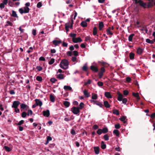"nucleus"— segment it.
<instances>
[{
	"label": "nucleus",
	"mask_w": 155,
	"mask_h": 155,
	"mask_svg": "<svg viewBox=\"0 0 155 155\" xmlns=\"http://www.w3.org/2000/svg\"><path fill=\"white\" fill-rule=\"evenodd\" d=\"M84 95L87 97H88L90 96V93L88 92L87 90L86 89L84 90L83 91Z\"/></svg>",
	"instance_id": "16"
},
{
	"label": "nucleus",
	"mask_w": 155,
	"mask_h": 155,
	"mask_svg": "<svg viewBox=\"0 0 155 155\" xmlns=\"http://www.w3.org/2000/svg\"><path fill=\"white\" fill-rule=\"evenodd\" d=\"M97 95L96 94L92 93L91 98L92 99L96 100L97 98Z\"/></svg>",
	"instance_id": "27"
},
{
	"label": "nucleus",
	"mask_w": 155,
	"mask_h": 155,
	"mask_svg": "<svg viewBox=\"0 0 155 155\" xmlns=\"http://www.w3.org/2000/svg\"><path fill=\"white\" fill-rule=\"evenodd\" d=\"M84 104L83 102H81L79 104V107H78L79 108V110H81L84 107Z\"/></svg>",
	"instance_id": "38"
},
{
	"label": "nucleus",
	"mask_w": 155,
	"mask_h": 155,
	"mask_svg": "<svg viewBox=\"0 0 155 155\" xmlns=\"http://www.w3.org/2000/svg\"><path fill=\"white\" fill-rule=\"evenodd\" d=\"M134 35H135L134 33L130 34L128 37L129 41H132L133 37Z\"/></svg>",
	"instance_id": "23"
},
{
	"label": "nucleus",
	"mask_w": 155,
	"mask_h": 155,
	"mask_svg": "<svg viewBox=\"0 0 155 155\" xmlns=\"http://www.w3.org/2000/svg\"><path fill=\"white\" fill-rule=\"evenodd\" d=\"M81 25L83 27H85L87 26V24L86 21H82L81 23Z\"/></svg>",
	"instance_id": "26"
},
{
	"label": "nucleus",
	"mask_w": 155,
	"mask_h": 155,
	"mask_svg": "<svg viewBox=\"0 0 155 155\" xmlns=\"http://www.w3.org/2000/svg\"><path fill=\"white\" fill-rule=\"evenodd\" d=\"M57 77L60 79H63L64 78V74H60L58 75H57Z\"/></svg>",
	"instance_id": "35"
},
{
	"label": "nucleus",
	"mask_w": 155,
	"mask_h": 155,
	"mask_svg": "<svg viewBox=\"0 0 155 155\" xmlns=\"http://www.w3.org/2000/svg\"><path fill=\"white\" fill-rule=\"evenodd\" d=\"M52 43L53 44H54L55 46H56L61 43V41L60 40L58 41L54 40L52 41Z\"/></svg>",
	"instance_id": "11"
},
{
	"label": "nucleus",
	"mask_w": 155,
	"mask_h": 155,
	"mask_svg": "<svg viewBox=\"0 0 155 155\" xmlns=\"http://www.w3.org/2000/svg\"><path fill=\"white\" fill-rule=\"evenodd\" d=\"M73 53L74 56H77L78 55V52L76 51H73Z\"/></svg>",
	"instance_id": "61"
},
{
	"label": "nucleus",
	"mask_w": 155,
	"mask_h": 155,
	"mask_svg": "<svg viewBox=\"0 0 155 155\" xmlns=\"http://www.w3.org/2000/svg\"><path fill=\"white\" fill-rule=\"evenodd\" d=\"M52 83H54L56 81H57V80L54 78H51L50 79Z\"/></svg>",
	"instance_id": "59"
},
{
	"label": "nucleus",
	"mask_w": 155,
	"mask_h": 155,
	"mask_svg": "<svg viewBox=\"0 0 155 155\" xmlns=\"http://www.w3.org/2000/svg\"><path fill=\"white\" fill-rule=\"evenodd\" d=\"M99 147H94V151L96 154H98L99 153Z\"/></svg>",
	"instance_id": "17"
},
{
	"label": "nucleus",
	"mask_w": 155,
	"mask_h": 155,
	"mask_svg": "<svg viewBox=\"0 0 155 155\" xmlns=\"http://www.w3.org/2000/svg\"><path fill=\"white\" fill-rule=\"evenodd\" d=\"M118 95L117 100L119 101H121L122 100L123 98L124 97V95L121 94L119 91H118L117 93Z\"/></svg>",
	"instance_id": "6"
},
{
	"label": "nucleus",
	"mask_w": 155,
	"mask_h": 155,
	"mask_svg": "<svg viewBox=\"0 0 155 155\" xmlns=\"http://www.w3.org/2000/svg\"><path fill=\"white\" fill-rule=\"evenodd\" d=\"M129 92L127 90H125L123 91V94L125 95H127L129 94Z\"/></svg>",
	"instance_id": "57"
},
{
	"label": "nucleus",
	"mask_w": 155,
	"mask_h": 155,
	"mask_svg": "<svg viewBox=\"0 0 155 155\" xmlns=\"http://www.w3.org/2000/svg\"><path fill=\"white\" fill-rule=\"evenodd\" d=\"M67 54L70 56H71L72 54V52L71 51H68L67 52Z\"/></svg>",
	"instance_id": "62"
},
{
	"label": "nucleus",
	"mask_w": 155,
	"mask_h": 155,
	"mask_svg": "<svg viewBox=\"0 0 155 155\" xmlns=\"http://www.w3.org/2000/svg\"><path fill=\"white\" fill-rule=\"evenodd\" d=\"M93 35H97V27H95L93 28Z\"/></svg>",
	"instance_id": "34"
},
{
	"label": "nucleus",
	"mask_w": 155,
	"mask_h": 155,
	"mask_svg": "<svg viewBox=\"0 0 155 155\" xmlns=\"http://www.w3.org/2000/svg\"><path fill=\"white\" fill-rule=\"evenodd\" d=\"M104 104L105 107L106 108H110V104H109L108 102L107 101H104Z\"/></svg>",
	"instance_id": "18"
},
{
	"label": "nucleus",
	"mask_w": 155,
	"mask_h": 155,
	"mask_svg": "<svg viewBox=\"0 0 155 155\" xmlns=\"http://www.w3.org/2000/svg\"><path fill=\"white\" fill-rule=\"evenodd\" d=\"M64 105L67 107H68L70 105V103L68 101H64L63 102Z\"/></svg>",
	"instance_id": "25"
},
{
	"label": "nucleus",
	"mask_w": 155,
	"mask_h": 155,
	"mask_svg": "<svg viewBox=\"0 0 155 155\" xmlns=\"http://www.w3.org/2000/svg\"><path fill=\"white\" fill-rule=\"evenodd\" d=\"M126 119V117L125 116H122V117L119 118V119L121 121L123 122L124 123H125L126 122V121L125 120Z\"/></svg>",
	"instance_id": "39"
},
{
	"label": "nucleus",
	"mask_w": 155,
	"mask_h": 155,
	"mask_svg": "<svg viewBox=\"0 0 155 155\" xmlns=\"http://www.w3.org/2000/svg\"><path fill=\"white\" fill-rule=\"evenodd\" d=\"M4 148L5 149V150L8 152H10L11 151V149L7 146H5L4 147Z\"/></svg>",
	"instance_id": "40"
},
{
	"label": "nucleus",
	"mask_w": 155,
	"mask_h": 155,
	"mask_svg": "<svg viewBox=\"0 0 155 155\" xmlns=\"http://www.w3.org/2000/svg\"><path fill=\"white\" fill-rule=\"evenodd\" d=\"M132 95L133 96L136 97L137 99L139 100H140V98L139 97V95L138 93H132Z\"/></svg>",
	"instance_id": "24"
},
{
	"label": "nucleus",
	"mask_w": 155,
	"mask_h": 155,
	"mask_svg": "<svg viewBox=\"0 0 155 155\" xmlns=\"http://www.w3.org/2000/svg\"><path fill=\"white\" fill-rule=\"evenodd\" d=\"M50 101L53 102H54L55 101V97L53 95L51 94L50 95Z\"/></svg>",
	"instance_id": "19"
},
{
	"label": "nucleus",
	"mask_w": 155,
	"mask_h": 155,
	"mask_svg": "<svg viewBox=\"0 0 155 155\" xmlns=\"http://www.w3.org/2000/svg\"><path fill=\"white\" fill-rule=\"evenodd\" d=\"M135 1V4H139V5L144 8H149L153 7L154 6L153 2L154 0H151L150 1L147 5L146 3L144 2L141 0H134Z\"/></svg>",
	"instance_id": "1"
},
{
	"label": "nucleus",
	"mask_w": 155,
	"mask_h": 155,
	"mask_svg": "<svg viewBox=\"0 0 155 155\" xmlns=\"http://www.w3.org/2000/svg\"><path fill=\"white\" fill-rule=\"evenodd\" d=\"M14 3H13L11 1V0H9L8 1V5L11 6V7H12L13 6Z\"/></svg>",
	"instance_id": "48"
},
{
	"label": "nucleus",
	"mask_w": 155,
	"mask_h": 155,
	"mask_svg": "<svg viewBox=\"0 0 155 155\" xmlns=\"http://www.w3.org/2000/svg\"><path fill=\"white\" fill-rule=\"evenodd\" d=\"M35 101L36 105L39 106L40 107H41L42 105V102L40 100V99H36L35 100Z\"/></svg>",
	"instance_id": "9"
},
{
	"label": "nucleus",
	"mask_w": 155,
	"mask_h": 155,
	"mask_svg": "<svg viewBox=\"0 0 155 155\" xmlns=\"http://www.w3.org/2000/svg\"><path fill=\"white\" fill-rule=\"evenodd\" d=\"M24 121L23 120H20L18 123L16 124L20 126L24 123Z\"/></svg>",
	"instance_id": "51"
},
{
	"label": "nucleus",
	"mask_w": 155,
	"mask_h": 155,
	"mask_svg": "<svg viewBox=\"0 0 155 155\" xmlns=\"http://www.w3.org/2000/svg\"><path fill=\"white\" fill-rule=\"evenodd\" d=\"M71 133L73 135H75L76 134L75 131L73 129H71Z\"/></svg>",
	"instance_id": "64"
},
{
	"label": "nucleus",
	"mask_w": 155,
	"mask_h": 155,
	"mask_svg": "<svg viewBox=\"0 0 155 155\" xmlns=\"http://www.w3.org/2000/svg\"><path fill=\"white\" fill-rule=\"evenodd\" d=\"M105 70L104 68L103 67H102L101 68L100 71L99 72V73H101L102 74H103V73L105 72Z\"/></svg>",
	"instance_id": "46"
},
{
	"label": "nucleus",
	"mask_w": 155,
	"mask_h": 155,
	"mask_svg": "<svg viewBox=\"0 0 155 155\" xmlns=\"http://www.w3.org/2000/svg\"><path fill=\"white\" fill-rule=\"evenodd\" d=\"M76 36V34H72L70 33V36L71 37H72L73 38H75Z\"/></svg>",
	"instance_id": "60"
},
{
	"label": "nucleus",
	"mask_w": 155,
	"mask_h": 155,
	"mask_svg": "<svg viewBox=\"0 0 155 155\" xmlns=\"http://www.w3.org/2000/svg\"><path fill=\"white\" fill-rule=\"evenodd\" d=\"M11 16L13 17H18L16 12L14 10L12 11V15H11Z\"/></svg>",
	"instance_id": "28"
},
{
	"label": "nucleus",
	"mask_w": 155,
	"mask_h": 155,
	"mask_svg": "<svg viewBox=\"0 0 155 155\" xmlns=\"http://www.w3.org/2000/svg\"><path fill=\"white\" fill-rule=\"evenodd\" d=\"M126 81H127V82L128 83H130V82L131 80V78L129 77H127V78H126Z\"/></svg>",
	"instance_id": "58"
},
{
	"label": "nucleus",
	"mask_w": 155,
	"mask_h": 155,
	"mask_svg": "<svg viewBox=\"0 0 155 155\" xmlns=\"http://www.w3.org/2000/svg\"><path fill=\"white\" fill-rule=\"evenodd\" d=\"M43 113L44 116H46L47 117H48L50 114L49 110H47L46 111H43Z\"/></svg>",
	"instance_id": "10"
},
{
	"label": "nucleus",
	"mask_w": 155,
	"mask_h": 155,
	"mask_svg": "<svg viewBox=\"0 0 155 155\" xmlns=\"http://www.w3.org/2000/svg\"><path fill=\"white\" fill-rule=\"evenodd\" d=\"M7 24H6L5 26H7L8 25H10L11 26H13V24L10 21H8L6 22Z\"/></svg>",
	"instance_id": "42"
},
{
	"label": "nucleus",
	"mask_w": 155,
	"mask_h": 155,
	"mask_svg": "<svg viewBox=\"0 0 155 155\" xmlns=\"http://www.w3.org/2000/svg\"><path fill=\"white\" fill-rule=\"evenodd\" d=\"M36 69L38 71H40L42 70V68L40 66H38L36 68Z\"/></svg>",
	"instance_id": "52"
},
{
	"label": "nucleus",
	"mask_w": 155,
	"mask_h": 155,
	"mask_svg": "<svg viewBox=\"0 0 155 155\" xmlns=\"http://www.w3.org/2000/svg\"><path fill=\"white\" fill-rule=\"evenodd\" d=\"M113 113L117 115H118L119 114V111L117 110H113Z\"/></svg>",
	"instance_id": "36"
},
{
	"label": "nucleus",
	"mask_w": 155,
	"mask_h": 155,
	"mask_svg": "<svg viewBox=\"0 0 155 155\" xmlns=\"http://www.w3.org/2000/svg\"><path fill=\"white\" fill-rule=\"evenodd\" d=\"M105 96L108 98H112V96L110 93L108 92H106L104 93Z\"/></svg>",
	"instance_id": "15"
},
{
	"label": "nucleus",
	"mask_w": 155,
	"mask_h": 155,
	"mask_svg": "<svg viewBox=\"0 0 155 155\" xmlns=\"http://www.w3.org/2000/svg\"><path fill=\"white\" fill-rule=\"evenodd\" d=\"M91 80H88V81L86 82H85L84 84V85L85 86L87 85V84H91Z\"/></svg>",
	"instance_id": "45"
},
{
	"label": "nucleus",
	"mask_w": 155,
	"mask_h": 155,
	"mask_svg": "<svg viewBox=\"0 0 155 155\" xmlns=\"http://www.w3.org/2000/svg\"><path fill=\"white\" fill-rule=\"evenodd\" d=\"M143 49H142L140 47H138L137 50V54L140 55L143 53Z\"/></svg>",
	"instance_id": "14"
},
{
	"label": "nucleus",
	"mask_w": 155,
	"mask_h": 155,
	"mask_svg": "<svg viewBox=\"0 0 155 155\" xmlns=\"http://www.w3.org/2000/svg\"><path fill=\"white\" fill-rule=\"evenodd\" d=\"M102 132L104 134H106L107 133L108 131V128L106 127L103 128L102 129Z\"/></svg>",
	"instance_id": "32"
},
{
	"label": "nucleus",
	"mask_w": 155,
	"mask_h": 155,
	"mask_svg": "<svg viewBox=\"0 0 155 155\" xmlns=\"http://www.w3.org/2000/svg\"><path fill=\"white\" fill-rule=\"evenodd\" d=\"M64 88L65 90H69L71 91L72 90V88L69 86H64Z\"/></svg>",
	"instance_id": "33"
},
{
	"label": "nucleus",
	"mask_w": 155,
	"mask_h": 155,
	"mask_svg": "<svg viewBox=\"0 0 155 155\" xmlns=\"http://www.w3.org/2000/svg\"><path fill=\"white\" fill-rule=\"evenodd\" d=\"M68 61L66 59H64L61 61L60 64V66L63 69L66 70L68 68Z\"/></svg>",
	"instance_id": "2"
},
{
	"label": "nucleus",
	"mask_w": 155,
	"mask_h": 155,
	"mask_svg": "<svg viewBox=\"0 0 155 155\" xmlns=\"http://www.w3.org/2000/svg\"><path fill=\"white\" fill-rule=\"evenodd\" d=\"M97 84L100 87L102 86L104 84L103 82L101 81H98L97 83Z\"/></svg>",
	"instance_id": "54"
},
{
	"label": "nucleus",
	"mask_w": 155,
	"mask_h": 155,
	"mask_svg": "<svg viewBox=\"0 0 155 155\" xmlns=\"http://www.w3.org/2000/svg\"><path fill=\"white\" fill-rule=\"evenodd\" d=\"M106 32L107 35H113V33H112L110 31L109 29L106 30Z\"/></svg>",
	"instance_id": "50"
},
{
	"label": "nucleus",
	"mask_w": 155,
	"mask_h": 155,
	"mask_svg": "<svg viewBox=\"0 0 155 155\" xmlns=\"http://www.w3.org/2000/svg\"><path fill=\"white\" fill-rule=\"evenodd\" d=\"M19 12L21 14L23 13H27L29 12L30 9L28 7H25L24 9L20 8L19 9Z\"/></svg>",
	"instance_id": "3"
},
{
	"label": "nucleus",
	"mask_w": 155,
	"mask_h": 155,
	"mask_svg": "<svg viewBox=\"0 0 155 155\" xmlns=\"http://www.w3.org/2000/svg\"><path fill=\"white\" fill-rule=\"evenodd\" d=\"M94 104H95L96 105L99 106L101 107H102L103 106V104H102L97 101H96Z\"/></svg>",
	"instance_id": "21"
},
{
	"label": "nucleus",
	"mask_w": 155,
	"mask_h": 155,
	"mask_svg": "<svg viewBox=\"0 0 155 155\" xmlns=\"http://www.w3.org/2000/svg\"><path fill=\"white\" fill-rule=\"evenodd\" d=\"M97 133L99 135H101L102 132L101 129H99L97 131Z\"/></svg>",
	"instance_id": "53"
},
{
	"label": "nucleus",
	"mask_w": 155,
	"mask_h": 155,
	"mask_svg": "<svg viewBox=\"0 0 155 155\" xmlns=\"http://www.w3.org/2000/svg\"><path fill=\"white\" fill-rule=\"evenodd\" d=\"M90 69L92 71L95 72H97L98 71V68L97 67L95 66L94 65H92L90 67Z\"/></svg>",
	"instance_id": "8"
},
{
	"label": "nucleus",
	"mask_w": 155,
	"mask_h": 155,
	"mask_svg": "<svg viewBox=\"0 0 155 155\" xmlns=\"http://www.w3.org/2000/svg\"><path fill=\"white\" fill-rule=\"evenodd\" d=\"M54 59L53 58H51L50 61L49 62L48 64L50 65H51L53 64L54 62Z\"/></svg>",
	"instance_id": "43"
},
{
	"label": "nucleus",
	"mask_w": 155,
	"mask_h": 155,
	"mask_svg": "<svg viewBox=\"0 0 155 155\" xmlns=\"http://www.w3.org/2000/svg\"><path fill=\"white\" fill-rule=\"evenodd\" d=\"M122 101L123 103L125 104L127 101V100L126 98H124Z\"/></svg>",
	"instance_id": "63"
},
{
	"label": "nucleus",
	"mask_w": 155,
	"mask_h": 155,
	"mask_svg": "<svg viewBox=\"0 0 155 155\" xmlns=\"http://www.w3.org/2000/svg\"><path fill=\"white\" fill-rule=\"evenodd\" d=\"M71 111L75 114H77L80 112L78 107H73L71 109Z\"/></svg>",
	"instance_id": "4"
},
{
	"label": "nucleus",
	"mask_w": 155,
	"mask_h": 155,
	"mask_svg": "<svg viewBox=\"0 0 155 155\" xmlns=\"http://www.w3.org/2000/svg\"><path fill=\"white\" fill-rule=\"evenodd\" d=\"M113 134H115L116 136L118 137L119 135L120 132L118 130H114L113 132Z\"/></svg>",
	"instance_id": "20"
},
{
	"label": "nucleus",
	"mask_w": 155,
	"mask_h": 155,
	"mask_svg": "<svg viewBox=\"0 0 155 155\" xmlns=\"http://www.w3.org/2000/svg\"><path fill=\"white\" fill-rule=\"evenodd\" d=\"M36 79L38 81H41L42 80V78L39 76H38L36 78Z\"/></svg>",
	"instance_id": "44"
},
{
	"label": "nucleus",
	"mask_w": 155,
	"mask_h": 155,
	"mask_svg": "<svg viewBox=\"0 0 155 155\" xmlns=\"http://www.w3.org/2000/svg\"><path fill=\"white\" fill-rule=\"evenodd\" d=\"M42 6V3L41 2H38L37 5V7L38 8H39Z\"/></svg>",
	"instance_id": "55"
},
{
	"label": "nucleus",
	"mask_w": 155,
	"mask_h": 155,
	"mask_svg": "<svg viewBox=\"0 0 155 155\" xmlns=\"http://www.w3.org/2000/svg\"><path fill=\"white\" fill-rule=\"evenodd\" d=\"M146 42L150 44H153L154 43L153 40H151L150 39H149L147 38L146 39Z\"/></svg>",
	"instance_id": "37"
},
{
	"label": "nucleus",
	"mask_w": 155,
	"mask_h": 155,
	"mask_svg": "<svg viewBox=\"0 0 155 155\" xmlns=\"http://www.w3.org/2000/svg\"><path fill=\"white\" fill-rule=\"evenodd\" d=\"M120 127V126L119 124H116L115 125V127L117 129H119Z\"/></svg>",
	"instance_id": "56"
},
{
	"label": "nucleus",
	"mask_w": 155,
	"mask_h": 155,
	"mask_svg": "<svg viewBox=\"0 0 155 155\" xmlns=\"http://www.w3.org/2000/svg\"><path fill=\"white\" fill-rule=\"evenodd\" d=\"M82 41V39L80 37H78L77 38H73L72 41L73 42L77 43L78 42H80Z\"/></svg>",
	"instance_id": "7"
},
{
	"label": "nucleus",
	"mask_w": 155,
	"mask_h": 155,
	"mask_svg": "<svg viewBox=\"0 0 155 155\" xmlns=\"http://www.w3.org/2000/svg\"><path fill=\"white\" fill-rule=\"evenodd\" d=\"M106 146L104 144V142L103 141H102L101 143V147L102 149H104L106 148Z\"/></svg>",
	"instance_id": "22"
},
{
	"label": "nucleus",
	"mask_w": 155,
	"mask_h": 155,
	"mask_svg": "<svg viewBox=\"0 0 155 155\" xmlns=\"http://www.w3.org/2000/svg\"><path fill=\"white\" fill-rule=\"evenodd\" d=\"M104 27V23L103 22H99V23L98 28L99 30L101 31Z\"/></svg>",
	"instance_id": "13"
},
{
	"label": "nucleus",
	"mask_w": 155,
	"mask_h": 155,
	"mask_svg": "<svg viewBox=\"0 0 155 155\" xmlns=\"http://www.w3.org/2000/svg\"><path fill=\"white\" fill-rule=\"evenodd\" d=\"M20 104V102L18 101H14L12 105V107L14 108H17Z\"/></svg>",
	"instance_id": "5"
},
{
	"label": "nucleus",
	"mask_w": 155,
	"mask_h": 155,
	"mask_svg": "<svg viewBox=\"0 0 155 155\" xmlns=\"http://www.w3.org/2000/svg\"><path fill=\"white\" fill-rule=\"evenodd\" d=\"M65 28L67 33L69 31V23H66L65 25Z\"/></svg>",
	"instance_id": "29"
},
{
	"label": "nucleus",
	"mask_w": 155,
	"mask_h": 155,
	"mask_svg": "<svg viewBox=\"0 0 155 155\" xmlns=\"http://www.w3.org/2000/svg\"><path fill=\"white\" fill-rule=\"evenodd\" d=\"M109 136L107 134H105L104 136V138L106 141L108 140H109Z\"/></svg>",
	"instance_id": "41"
},
{
	"label": "nucleus",
	"mask_w": 155,
	"mask_h": 155,
	"mask_svg": "<svg viewBox=\"0 0 155 155\" xmlns=\"http://www.w3.org/2000/svg\"><path fill=\"white\" fill-rule=\"evenodd\" d=\"M82 69L83 71L87 72V67L86 64H85L82 68Z\"/></svg>",
	"instance_id": "31"
},
{
	"label": "nucleus",
	"mask_w": 155,
	"mask_h": 155,
	"mask_svg": "<svg viewBox=\"0 0 155 155\" xmlns=\"http://www.w3.org/2000/svg\"><path fill=\"white\" fill-rule=\"evenodd\" d=\"M21 108L22 109L27 110L29 108V107L27 105L24 104H22L20 105Z\"/></svg>",
	"instance_id": "12"
},
{
	"label": "nucleus",
	"mask_w": 155,
	"mask_h": 155,
	"mask_svg": "<svg viewBox=\"0 0 155 155\" xmlns=\"http://www.w3.org/2000/svg\"><path fill=\"white\" fill-rule=\"evenodd\" d=\"M27 114L28 116H29L30 114V115H32L33 114V112L31 110H28Z\"/></svg>",
	"instance_id": "49"
},
{
	"label": "nucleus",
	"mask_w": 155,
	"mask_h": 155,
	"mask_svg": "<svg viewBox=\"0 0 155 155\" xmlns=\"http://www.w3.org/2000/svg\"><path fill=\"white\" fill-rule=\"evenodd\" d=\"M134 54L132 53L131 52L129 54V57L130 60L133 59L134 58Z\"/></svg>",
	"instance_id": "30"
},
{
	"label": "nucleus",
	"mask_w": 155,
	"mask_h": 155,
	"mask_svg": "<svg viewBox=\"0 0 155 155\" xmlns=\"http://www.w3.org/2000/svg\"><path fill=\"white\" fill-rule=\"evenodd\" d=\"M27 115V113L25 112H23L21 114V117L23 118L25 117Z\"/></svg>",
	"instance_id": "47"
}]
</instances>
